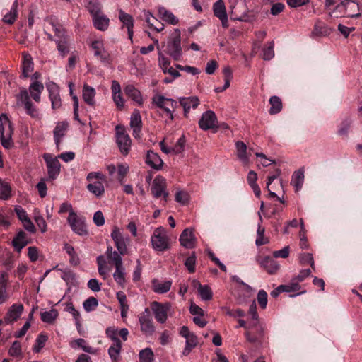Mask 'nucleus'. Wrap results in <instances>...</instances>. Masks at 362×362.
<instances>
[{
	"label": "nucleus",
	"mask_w": 362,
	"mask_h": 362,
	"mask_svg": "<svg viewBox=\"0 0 362 362\" xmlns=\"http://www.w3.org/2000/svg\"><path fill=\"white\" fill-rule=\"evenodd\" d=\"M13 129L11 122L9 121L6 114L0 115V141L1 145L6 149H11L13 147L14 143L12 140Z\"/></svg>",
	"instance_id": "obj_1"
},
{
	"label": "nucleus",
	"mask_w": 362,
	"mask_h": 362,
	"mask_svg": "<svg viewBox=\"0 0 362 362\" xmlns=\"http://www.w3.org/2000/svg\"><path fill=\"white\" fill-rule=\"evenodd\" d=\"M166 53L175 61L180 59L182 55V49L179 29H175L169 37L166 46Z\"/></svg>",
	"instance_id": "obj_2"
},
{
	"label": "nucleus",
	"mask_w": 362,
	"mask_h": 362,
	"mask_svg": "<svg viewBox=\"0 0 362 362\" xmlns=\"http://www.w3.org/2000/svg\"><path fill=\"white\" fill-rule=\"evenodd\" d=\"M151 242L152 247L158 252L165 251L169 249V238L166 230L163 227L156 228L151 235Z\"/></svg>",
	"instance_id": "obj_3"
},
{
	"label": "nucleus",
	"mask_w": 362,
	"mask_h": 362,
	"mask_svg": "<svg viewBox=\"0 0 362 362\" xmlns=\"http://www.w3.org/2000/svg\"><path fill=\"white\" fill-rule=\"evenodd\" d=\"M139 322L141 331L146 337H151L156 332V327L153 324L149 308H146L144 311L139 315Z\"/></svg>",
	"instance_id": "obj_4"
},
{
	"label": "nucleus",
	"mask_w": 362,
	"mask_h": 362,
	"mask_svg": "<svg viewBox=\"0 0 362 362\" xmlns=\"http://www.w3.org/2000/svg\"><path fill=\"white\" fill-rule=\"evenodd\" d=\"M153 103L156 105L159 108L163 109L169 115V118L173 119V111L177 107V103L171 98H167L161 95H155L153 98Z\"/></svg>",
	"instance_id": "obj_5"
},
{
	"label": "nucleus",
	"mask_w": 362,
	"mask_h": 362,
	"mask_svg": "<svg viewBox=\"0 0 362 362\" xmlns=\"http://www.w3.org/2000/svg\"><path fill=\"white\" fill-rule=\"evenodd\" d=\"M170 303H161L158 301H153L151 303V308L156 321L163 324L168 319V313L170 309Z\"/></svg>",
	"instance_id": "obj_6"
},
{
	"label": "nucleus",
	"mask_w": 362,
	"mask_h": 362,
	"mask_svg": "<svg viewBox=\"0 0 362 362\" xmlns=\"http://www.w3.org/2000/svg\"><path fill=\"white\" fill-rule=\"evenodd\" d=\"M71 230L78 235L84 236L88 235L86 226L83 218L77 216L76 212H71L67 218Z\"/></svg>",
	"instance_id": "obj_7"
},
{
	"label": "nucleus",
	"mask_w": 362,
	"mask_h": 362,
	"mask_svg": "<svg viewBox=\"0 0 362 362\" xmlns=\"http://www.w3.org/2000/svg\"><path fill=\"white\" fill-rule=\"evenodd\" d=\"M117 144L122 154L127 155L129 153L131 146V139L129 136L125 132L124 127L116 126Z\"/></svg>",
	"instance_id": "obj_8"
},
{
	"label": "nucleus",
	"mask_w": 362,
	"mask_h": 362,
	"mask_svg": "<svg viewBox=\"0 0 362 362\" xmlns=\"http://www.w3.org/2000/svg\"><path fill=\"white\" fill-rule=\"evenodd\" d=\"M111 238L114 240L119 252L121 255H125L127 253V243L129 241V238L127 236L124 237L117 226L113 228Z\"/></svg>",
	"instance_id": "obj_9"
},
{
	"label": "nucleus",
	"mask_w": 362,
	"mask_h": 362,
	"mask_svg": "<svg viewBox=\"0 0 362 362\" xmlns=\"http://www.w3.org/2000/svg\"><path fill=\"white\" fill-rule=\"evenodd\" d=\"M151 192L155 198L163 197L165 201H167L168 192L166 191L165 180L162 177H156L151 186Z\"/></svg>",
	"instance_id": "obj_10"
},
{
	"label": "nucleus",
	"mask_w": 362,
	"mask_h": 362,
	"mask_svg": "<svg viewBox=\"0 0 362 362\" xmlns=\"http://www.w3.org/2000/svg\"><path fill=\"white\" fill-rule=\"evenodd\" d=\"M44 158L47 164L49 179L55 180L60 173V163L57 158L45 154Z\"/></svg>",
	"instance_id": "obj_11"
},
{
	"label": "nucleus",
	"mask_w": 362,
	"mask_h": 362,
	"mask_svg": "<svg viewBox=\"0 0 362 362\" xmlns=\"http://www.w3.org/2000/svg\"><path fill=\"white\" fill-rule=\"evenodd\" d=\"M217 117L216 114L208 110L204 112L199 121V127L204 131L213 129L216 126Z\"/></svg>",
	"instance_id": "obj_12"
},
{
	"label": "nucleus",
	"mask_w": 362,
	"mask_h": 362,
	"mask_svg": "<svg viewBox=\"0 0 362 362\" xmlns=\"http://www.w3.org/2000/svg\"><path fill=\"white\" fill-rule=\"evenodd\" d=\"M47 89L49 92V98L53 110L58 109L62 105V100L59 95V87L54 82L47 84Z\"/></svg>",
	"instance_id": "obj_13"
},
{
	"label": "nucleus",
	"mask_w": 362,
	"mask_h": 362,
	"mask_svg": "<svg viewBox=\"0 0 362 362\" xmlns=\"http://www.w3.org/2000/svg\"><path fill=\"white\" fill-rule=\"evenodd\" d=\"M214 14L221 22L223 28L228 26V15L226 13V6L223 0H218L214 4L213 6Z\"/></svg>",
	"instance_id": "obj_14"
},
{
	"label": "nucleus",
	"mask_w": 362,
	"mask_h": 362,
	"mask_svg": "<svg viewBox=\"0 0 362 362\" xmlns=\"http://www.w3.org/2000/svg\"><path fill=\"white\" fill-rule=\"evenodd\" d=\"M253 327L255 332L252 333V332L247 331L245 334V337L251 343H260L264 338V327L259 323V322H255Z\"/></svg>",
	"instance_id": "obj_15"
},
{
	"label": "nucleus",
	"mask_w": 362,
	"mask_h": 362,
	"mask_svg": "<svg viewBox=\"0 0 362 362\" xmlns=\"http://www.w3.org/2000/svg\"><path fill=\"white\" fill-rule=\"evenodd\" d=\"M130 127L132 129V135L136 139H141L142 127L141 116L138 110H135L131 115Z\"/></svg>",
	"instance_id": "obj_16"
},
{
	"label": "nucleus",
	"mask_w": 362,
	"mask_h": 362,
	"mask_svg": "<svg viewBox=\"0 0 362 362\" xmlns=\"http://www.w3.org/2000/svg\"><path fill=\"white\" fill-rule=\"evenodd\" d=\"M196 238L192 228H186L180 235L179 241L180 245L187 249H192L195 247Z\"/></svg>",
	"instance_id": "obj_17"
},
{
	"label": "nucleus",
	"mask_w": 362,
	"mask_h": 362,
	"mask_svg": "<svg viewBox=\"0 0 362 362\" xmlns=\"http://www.w3.org/2000/svg\"><path fill=\"white\" fill-rule=\"evenodd\" d=\"M11 243L14 250L17 252H21L22 249L30 243L28 234L23 230H20L13 238Z\"/></svg>",
	"instance_id": "obj_18"
},
{
	"label": "nucleus",
	"mask_w": 362,
	"mask_h": 362,
	"mask_svg": "<svg viewBox=\"0 0 362 362\" xmlns=\"http://www.w3.org/2000/svg\"><path fill=\"white\" fill-rule=\"evenodd\" d=\"M23 310L22 304H13L9 308L4 317L5 324H9L16 321L21 315Z\"/></svg>",
	"instance_id": "obj_19"
},
{
	"label": "nucleus",
	"mask_w": 362,
	"mask_h": 362,
	"mask_svg": "<svg viewBox=\"0 0 362 362\" xmlns=\"http://www.w3.org/2000/svg\"><path fill=\"white\" fill-rule=\"evenodd\" d=\"M119 19L122 23L123 27H126L127 29L128 37L129 39L132 41V37L134 34L133 28H134V18L133 17L125 13L122 10H119Z\"/></svg>",
	"instance_id": "obj_20"
},
{
	"label": "nucleus",
	"mask_w": 362,
	"mask_h": 362,
	"mask_svg": "<svg viewBox=\"0 0 362 362\" xmlns=\"http://www.w3.org/2000/svg\"><path fill=\"white\" fill-rule=\"evenodd\" d=\"M124 93L136 104L141 105L143 104V97L139 90L135 88L132 84H127L124 88Z\"/></svg>",
	"instance_id": "obj_21"
},
{
	"label": "nucleus",
	"mask_w": 362,
	"mask_h": 362,
	"mask_svg": "<svg viewBox=\"0 0 362 362\" xmlns=\"http://www.w3.org/2000/svg\"><path fill=\"white\" fill-rule=\"evenodd\" d=\"M259 264L269 274H275L279 269V264L278 262L270 257H264L260 261Z\"/></svg>",
	"instance_id": "obj_22"
},
{
	"label": "nucleus",
	"mask_w": 362,
	"mask_h": 362,
	"mask_svg": "<svg viewBox=\"0 0 362 362\" xmlns=\"http://www.w3.org/2000/svg\"><path fill=\"white\" fill-rule=\"evenodd\" d=\"M146 163L155 170H160L163 164L159 155L153 151H148L147 152Z\"/></svg>",
	"instance_id": "obj_23"
},
{
	"label": "nucleus",
	"mask_w": 362,
	"mask_h": 362,
	"mask_svg": "<svg viewBox=\"0 0 362 362\" xmlns=\"http://www.w3.org/2000/svg\"><path fill=\"white\" fill-rule=\"evenodd\" d=\"M43 90V84L37 81H33L29 86V93L30 96L37 103L40 101L41 93Z\"/></svg>",
	"instance_id": "obj_24"
},
{
	"label": "nucleus",
	"mask_w": 362,
	"mask_h": 362,
	"mask_svg": "<svg viewBox=\"0 0 362 362\" xmlns=\"http://www.w3.org/2000/svg\"><path fill=\"white\" fill-rule=\"evenodd\" d=\"M145 21L151 28L159 33L164 29V24L156 18L150 11H144Z\"/></svg>",
	"instance_id": "obj_25"
},
{
	"label": "nucleus",
	"mask_w": 362,
	"mask_h": 362,
	"mask_svg": "<svg viewBox=\"0 0 362 362\" xmlns=\"http://www.w3.org/2000/svg\"><path fill=\"white\" fill-rule=\"evenodd\" d=\"M96 92L95 90L91 87L85 84L83 88L82 97L84 102L90 106H94L95 104V96Z\"/></svg>",
	"instance_id": "obj_26"
},
{
	"label": "nucleus",
	"mask_w": 362,
	"mask_h": 362,
	"mask_svg": "<svg viewBox=\"0 0 362 362\" xmlns=\"http://www.w3.org/2000/svg\"><path fill=\"white\" fill-rule=\"evenodd\" d=\"M68 128V123L66 122H58L54 129V139L57 147H59L61 139L64 136L65 132Z\"/></svg>",
	"instance_id": "obj_27"
},
{
	"label": "nucleus",
	"mask_w": 362,
	"mask_h": 362,
	"mask_svg": "<svg viewBox=\"0 0 362 362\" xmlns=\"http://www.w3.org/2000/svg\"><path fill=\"white\" fill-rule=\"evenodd\" d=\"M158 16L165 22L170 25H177L179 22L178 18L170 11L164 7L158 8Z\"/></svg>",
	"instance_id": "obj_28"
},
{
	"label": "nucleus",
	"mask_w": 362,
	"mask_h": 362,
	"mask_svg": "<svg viewBox=\"0 0 362 362\" xmlns=\"http://www.w3.org/2000/svg\"><path fill=\"white\" fill-rule=\"evenodd\" d=\"M94 27L101 31H105L109 25V18L101 13L93 16Z\"/></svg>",
	"instance_id": "obj_29"
},
{
	"label": "nucleus",
	"mask_w": 362,
	"mask_h": 362,
	"mask_svg": "<svg viewBox=\"0 0 362 362\" xmlns=\"http://www.w3.org/2000/svg\"><path fill=\"white\" fill-rule=\"evenodd\" d=\"M172 286L171 281H159L157 279L152 281L153 290L156 293H165L170 291Z\"/></svg>",
	"instance_id": "obj_30"
},
{
	"label": "nucleus",
	"mask_w": 362,
	"mask_h": 362,
	"mask_svg": "<svg viewBox=\"0 0 362 362\" xmlns=\"http://www.w3.org/2000/svg\"><path fill=\"white\" fill-rule=\"evenodd\" d=\"M33 70V63L32 57L29 54H23V61L22 64V77L28 78L29 74Z\"/></svg>",
	"instance_id": "obj_31"
},
{
	"label": "nucleus",
	"mask_w": 362,
	"mask_h": 362,
	"mask_svg": "<svg viewBox=\"0 0 362 362\" xmlns=\"http://www.w3.org/2000/svg\"><path fill=\"white\" fill-rule=\"evenodd\" d=\"M346 6V15L351 18H356L360 16L358 4L352 0H344Z\"/></svg>",
	"instance_id": "obj_32"
},
{
	"label": "nucleus",
	"mask_w": 362,
	"mask_h": 362,
	"mask_svg": "<svg viewBox=\"0 0 362 362\" xmlns=\"http://www.w3.org/2000/svg\"><path fill=\"white\" fill-rule=\"evenodd\" d=\"M332 29L320 21L316 22L312 35L315 37H324L330 34Z\"/></svg>",
	"instance_id": "obj_33"
},
{
	"label": "nucleus",
	"mask_w": 362,
	"mask_h": 362,
	"mask_svg": "<svg viewBox=\"0 0 362 362\" xmlns=\"http://www.w3.org/2000/svg\"><path fill=\"white\" fill-rule=\"evenodd\" d=\"M185 347L182 351L183 356H188L192 350L198 344V338L194 333L185 338Z\"/></svg>",
	"instance_id": "obj_34"
},
{
	"label": "nucleus",
	"mask_w": 362,
	"mask_h": 362,
	"mask_svg": "<svg viewBox=\"0 0 362 362\" xmlns=\"http://www.w3.org/2000/svg\"><path fill=\"white\" fill-rule=\"evenodd\" d=\"M238 158L245 164L249 162V157L247 153L246 144L240 141L235 143Z\"/></svg>",
	"instance_id": "obj_35"
},
{
	"label": "nucleus",
	"mask_w": 362,
	"mask_h": 362,
	"mask_svg": "<svg viewBox=\"0 0 362 362\" xmlns=\"http://www.w3.org/2000/svg\"><path fill=\"white\" fill-rule=\"evenodd\" d=\"M64 250L69 255L70 259L69 262L73 266H78L80 263V259L75 252L73 246L68 243H64L63 246Z\"/></svg>",
	"instance_id": "obj_36"
},
{
	"label": "nucleus",
	"mask_w": 362,
	"mask_h": 362,
	"mask_svg": "<svg viewBox=\"0 0 362 362\" xmlns=\"http://www.w3.org/2000/svg\"><path fill=\"white\" fill-rule=\"evenodd\" d=\"M17 16L18 1L17 0H16L11 8V10L6 14L4 15L3 21L6 23L11 25L16 21Z\"/></svg>",
	"instance_id": "obj_37"
},
{
	"label": "nucleus",
	"mask_w": 362,
	"mask_h": 362,
	"mask_svg": "<svg viewBox=\"0 0 362 362\" xmlns=\"http://www.w3.org/2000/svg\"><path fill=\"white\" fill-rule=\"evenodd\" d=\"M303 181L304 170L303 168H300L293 174L291 184L296 187V190H298L302 187Z\"/></svg>",
	"instance_id": "obj_38"
},
{
	"label": "nucleus",
	"mask_w": 362,
	"mask_h": 362,
	"mask_svg": "<svg viewBox=\"0 0 362 362\" xmlns=\"http://www.w3.org/2000/svg\"><path fill=\"white\" fill-rule=\"evenodd\" d=\"M180 104L183 108L187 109H195L199 105V100L196 96L189 97V98H180Z\"/></svg>",
	"instance_id": "obj_39"
},
{
	"label": "nucleus",
	"mask_w": 362,
	"mask_h": 362,
	"mask_svg": "<svg viewBox=\"0 0 362 362\" xmlns=\"http://www.w3.org/2000/svg\"><path fill=\"white\" fill-rule=\"evenodd\" d=\"M88 190L96 197L102 196L105 192L103 184L101 181L97 180L87 185Z\"/></svg>",
	"instance_id": "obj_40"
},
{
	"label": "nucleus",
	"mask_w": 362,
	"mask_h": 362,
	"mask_svg": "<svg viewBox=\"0 0 362 362\" xmlns=\"http://www.w3.org/2000/svg\"><path fill=\"white\" fill-rule=\"evenodd\" d=\"M269 104L271 107L269 112L271 115H276L280 112L282 110V102L279 97L274 95L269 98Z\"/></svg>",
	"instance_id": "obj_41"
},
{
	"label": "nucleus",
	"mask_w": 362,
	"mask_h": 362,
	"mask_svg": "<svg viewBox=\"0 0 362 362\" xmlns=\"http://www.w3.org/2000/svg\"><path fill=\"white\" fill-rule=\"evenodd\" d=\"M122 350V342L113 343L108 349V354L112 362H117Z\"/></svg>",
	"instance_id": "obj_42"
},
{
	"label": "nucleus",
	"mask_w": 362,
	"mask_h": 362,
	"mask_svg": "<svg viewBox=\"0 0 362 362\" xmlns=\"http://www.w3.org/2000/svg\"><path fill=\"white\" fill-rule=\"evenodd\" d=\"M113 278L119 285L124 287L125 284V269L123 264L115 266V272L113 274Z\"/></svg>",
	"instance_id": "obj_43"
},
{
	"label": "nucleus",
	"mask_w": 362,
	"mask_h": 362,
	"mask_svg": "<svg viewBox=\"0 0 362 362\" xmlns=\"http://www.w3.org/2000/svg\"><path fill=\"white\" fill-rule=\"evenodd\" d=\"M70 345L73 349L80 347L83 349V351L86 353L94 354L95 352L93 347L86 345V341L82 338L74 340L70 343Z\"/></svg>",
	"instance_id": "obj_44"
},
{
	"label": "nucleus",
	"mask_w": 362,
	"mask_h": 362,
	"mask_svg": "<svg viewBox=\"0 0 362 362\" xmlns=\"http://www.w3.org/2000/svg\"><path fill=\"white\" fill-rule=\"evenodd\" d=\"M11 197V187L0 178V199L8 200Z\"/></svg>",
	"instance_id": "obj_45"
},
{
	"label": "nucleus",
	"mask_w": 362,
	"mask_h": 362,
	"mask_svg": "<svg viewBox=\"0 0 362 362\" xmlns=\"http://www.w3.org/2000/svg\"><path fill=\"white\" fill-rule=\"evenodd\" d=\"M58 315V311L56 309H51L49 311L41 313L40 317L42 322L52 324L57 318Z\"/></svg>",
	"instance_id": "obj_46"
},
{
	"label": "nucleus",
	"mask_w": 362,
	"mask_h": 362,
	"mask_svg": "<svg viewBox=\"0 0 362 362\" xmlns=\"http://www.w3.org/2000/svg\"><path fill=\"white\" fill-rule=\"evenodd\" d=\"M62 272V279L66 281L67 284L75 286L76 282V274L69 269H60Z\"/></svg>",
	"instance_id": "obj_47"
},
{
	"label": "nucleus",
	"mask_w": 362,
	"mask_h": 362,
	"mask_svg": "<svg viewBox=\"0 0 362 362\" xmlns=\"http://www.w3.org/2000/svg\"><path fill=\"white\" fill-rule=\"evenodd\" d=\"M57 44V48L62 57H64L69 52V42L66 37L54 40Z\"/></svg>",
	"instance_id": "obj_48"
},
{
	"label": "nucleus",
	"mask_w": 362,
	"mask_h": 362,
	"mask_svg": "<svg viewBox=\"0 0 362 362\" xmlns=\"http://www.w3.org/2000/svg\"><path fill=\"white\" fill-rule=\"evenodd\" d=\"M298 259L301 265L310 264L313 270H315L314 259L311 253H300Z\"/></svg>",
	"instance_id": "obj_49"
},
{
	"label": "nucleus",
	"mask_w": 362,
	"mask_h": 362,
	"mask_svg": "<svg viewBox=\"0 0 362 362\" xmlns=\"http://www.w3.org/2000/svg\"><path fill=\"white\" fill-rule=\"evenodd\" d=\"M153 352L151 348H146L140 351L139 354L140 362H153Z\"/></svg>",
	"instance_id": "obj_50"
},
{
	"label": "nucleus",
	"mask_w": 362,
	"mask_h": 362,
	"mask_svg": "<svg viewBox=\"0 0 362 362\" xmlns=\"http://www.w3.org/2000/svg\"><path fill=\"white\" fill-rule=\"evenodd\" d=\"M186 144V139L184 135H182L179 139L177 141L176 144L173 147H172V153L173 154H180L182 153L185 147Z\"/></svg>",
	"instance_id": "obj_51"
},
{
	"label": "nucleus",
	"mask_w": 362,
	"mask_h": 362,
	"mask_svg": "<svg viewBox=\"0 0 362 362\" xmlns=\"http://www.w3.org/2000/svg\"><path fill=\"white\" fill-rule=\"evenodd\" d=\"M65 310L71 313L75 320L76 325H80L81 314L75 309L72 303H67L66 304Z\"/></svg>",
	"instance_id": "obj_52"
},
{
	"label": "nucleus",
	"mask_w": 362,
	"mask_h": 362,
	"mask_svg": "<svg viewBox=\"0 0 362 362\" xmlns=\"http://www.w3.org/2000/svg\"><path fill=\"white\" fill-rule=\"evenodd\" d=\"M300 282L294 277L288 284L281 285V288H284L285 292H294L300 290Z\"/></svg>",
	"instance_id": "obj_53"
},
{
	"label": "nucleus",
	"mask_w": 362,
	"mask_h": 362,
	"mask_svg": "<svg viewBox=\"0 0 362 362\" xmlns=\"http://www.w3.org/2000/svg\"><path fill=\"white\" fill-rule=\"evenodd\" d=\"M98 305V301L94 297H89L83 303V308L86 312L94 310Z\"/></svg>",
	"instance_id": "obj_54"
},
{
	"label": "nucleus",
	"mask_w": 362,
	"mask_h": 362,
	"mask_svg": "<svg viewBox=\"0 0 362 362\" xmlns=\"http://www.w3.org/2000/svg\"><path fill=\"white\" fill-rule=\"evenodd\" d=\"M47 336L43 334H40L36 340H35V344L33 346V351L35 352H39L45 345V343L47 340Z\"/></svg>",
	"instance_id": "obj_55"
},
{
	"label": "nucleus",
	"mask_w": 362,
	"mask_h": 362,
	"mask_svg": "<svg viewBox=\"0 0 362 362\" xmlns=\"http://www.w3.org/2000/svg\"><path fill=\"white\" fill-rule=\"evenodd\" d=\"M341 15H346V6L344 1L337 4L334 9L329 12V16L333 18H339Z\"/></svg>",
	"instance_id": "obj_56"
},
{
	"label": "nucleus",
	"mask_w": 362,
	"mask_h": 362,
	"mask_svg": "<svg viewBox=\"0 0 362 362\" xmlns=\"http://www.w3.org/2000/svg\"><path fill=\"white\" fill-rule=\"evenodd\" d=\"M199 294L203 300H209L212 298V292L211 288L207 285L200 286L198 290Z\"/></svg>",
	"instance_id": "obj_57"
},
{
	"label": "nucleus",
	"mask_w": 362,
	"mask_h": 362,
	"mask_svg": "<svg viewBox=\"0 0 362 362\" xmlns=\"http://www.w3.org/2000/svg\"><path fill=\"white\" fill-rule=\"evenodd\" d=\"M195 264L196 255L194 252H192V255L185 259V266L187 269L188 272L190 274H192L195 272Z\"/></svg>",
	"instance_id": "obj_58"
},
{
	"label": "nucleus",
	"mask_w": 362,
	"mask_h": 362,
	"mask_svg": "<svg viewBox=\"0 0 362 362\" xmlns=\"http://www.w3.org/2000/svg\"><path fill=\"white\" fill-rule=\"evenodd\" d=\"M17 103L18 105H24V103H27V101H30V97L28 95V92L26 88H21L20 92L18 95H16Z\"/></svg>",
	"instance_id": "obj_59"
},
{
	"label": "nucleus",
	"mask_w": 362,
	"mask_h": 362,
	"mask_svg": "<svg viewBox=\"0 0 362 362\" xmlns=\"http://www.w3.org/2000/svg\"><path fill=\"white\" fill-rule=\"evenodd\" d=\"M8 353L12 356H15V357L21 356L22 354V351H21V345L20 341H15L12 344L11 348L9 349Z\"/></svg>",
	"instance_id": "obj_60"
},
{
	"label": "nucleus",
	"mask_w": 362,
	"mask_h": 362,
	"mask_svg": "<svg viewBox=\"0 0 362 362\" xmlns=\"http://www.w3.org/2000/svg\"><path fill=\"white\" fill-rule=\"evenodd\" d=\"M87 8L92 16L100 13V6L96 1H90L87 5Z\"/></svg>",
	"instance_id": "obj_61"
},
{
	"label": "nucleus",
	"mask_w": 362,
	"mask_h": 362,
	"mask_svg": "<svg viewBox=\"0 0 362 362\" xmlns=\"http://www.w3.org/2000/svg\"><path fill=\"white\" fill-rule=\"evenodd\" d=\"M122 255L119 252V251H114L108 257L107 259L110 260V262L113 263L115 267V266H119L123 264L122 263Z\"/></svg>",
	"instance_id": "obj_62"
},
{
	"label": "nucleus",
	"mask_w": 362,
	"mask_h": 362,
	"mask_svg": "<svg viewBox=\"0 0 362 362\" xmlns=\"http://www.w3.org/2000/svg\"><path fill=\"white\" fill-rule=\"evenodd\" d=\"M267 293L264 290L259 291L257 293V301L262 309H265L267 305Z\"/></svg>",
	"instance_id": "obj_63"
},
{
	"label": "nucleus",
	"mask_w": 362,
	"mask_h": 362,
	"mask_svg": "<svg viewBox=\"0 0 362 362\" xmlns=\"http://www.w3.org/2000/svg\"><path fill=\"white\" fill-rule=\"evenodd\" d=\"M23 106L28 115L32 117H37L38 116V112L30 100L24 103Z\"/></svg>",
	"instance_id": "obj_64"
}]
</instances>
